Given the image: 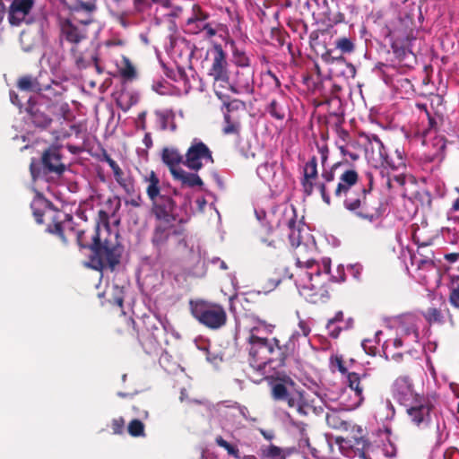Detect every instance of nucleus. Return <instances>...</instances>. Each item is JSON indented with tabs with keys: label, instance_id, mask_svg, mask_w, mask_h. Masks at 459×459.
Returning <instances> with one entry per match:
<instances>
[{
	"label": "nucleus",
	"instance_id": "nucleus-64",
	"mask_svg": "<svg viewBox=\"0 0 459 459\" xmlns=\"http://www.w3.org/2000/svg\"><path fill=\"white\" fill-rule=\"evenodd\" d=\"M444 258L449 263H455L459 260V252L458 253H448L444 255Z\"/></svg>",
	"mask_w": 459,
	"mask_h": 459
},
{
	"label": "nucleus",
	"instance_id": "nucleus-57",
	"mask_svg": "<svg viewBox=\"0 0 459 459\" xmlns=\"http://www.w3.org/2000/svg\"><path fill=\"white\" fill-rule=\"evenodd\" d=\"M226 107L228 111L237 110V109H245L246 103L239 100H233L228 103H226Z\"/></svg>",
	"mask_w": 459,
	"mask_h": 459
},
{
	"label": "nucleus",
	"instance_id": "nucleus-25",
	"mask_svg": "<svg viewBox=\"0 0 459 459\" xmlns=\"http://www.w3.org/2000/svg\"><path fill=\"white\" fill-rule=\"evenodd\" d=\"M61 35L66 41L74 46L86 38V33L74 25L69 19L62 22Z\"/></svg>",
	"mask_w": 459,
	"mask_h": 459
},
{
	"label": "nucleus",
	"instance_id": "nucleus-2",
	"mask_svg": "<svg viewBox=\"0 0 459 459\" xmlns=\"http://www.w3.org/2000/svg\"><path fill=\"white\" fill-rule=\"evenodd\" d=\"M186 238V230L181 223H157L151 237L156 261L166 264L181 259L190 251Z\"/></svg>",
	"mask_w": 459,
	"mask_h": 459
},
{
	"label": "nucleus",
	"instance_id": "nucleus-16",
	"mask_svg": "<svg viewBox=\"0 0 459 459\" xmlns=\"http://www.w3.org/2000/svg\"><path fill=\"white\" fill-rule=\"evenodd\" d=\"M271 345L272 349L270 351L268 365L273 368L285 367L287 359L293 353V342L290 338L284 340L273 337Z\"/></svg>",
	"mask_w": 459,
	"mask_h": 459
},
{
	"label": "nucleus",
	"instance_id": "nucleus-31",
	"mask_svg": "<svg viewBox=\"0 0 459 459\" xmlns=\"http://www.w3.org/2000/svg\"><path fill=\"white\" fill-rule=\"evenodd\" d=\"M62 216L68 217L69 215L63 214L60 212H56L50 217L51 223L48 225L47 230L49 233L58 236L64 243H67V239L64 234V230L62 226Z\"/></svg>",
	"mask_w": 459,
	"mask_h": 459
},
{
	"label": "nucleus",
	"instance_id": "nucleus-12",
	"mask_svg": "<svg viewBox=\"0 0 459 459\" xmlns=\"http://www.w3.org/2000/svg\"><path fill=\"white\" fill-rule=\"evenodd\" d=\"M150 201L152 203V214L159 222L172 223L177 221L179 223L183 222V220L178 219V214H176V202L168 192H164L155 198L150 199Z\"/></svg>",
	"mask_w": 459,
	"mask_h": 459
},
{
	"label": "nucleus",
	"instance_id": "nucleus-32",
	"mask_svg": "<svg viewBox=\"0 0 459 459\" xmlns=\"http://www.w3.org/2000/svg\"><path fill=\"white\" fill-rule=\"evenodd\" d=\"M287 226L290 230L289 240L291 247L299 248L302 247L301 235L300 229L297 228V215L295 213V209H293L292 217L288 220Z\"/></svg>",
	"mask_w": 459,
	"mask_h": 459
},
{
	"label": "nucleus",
	"instance_id": "nucleus-59",
	"mask_svg": "<svg viewBox=\"0 0 459 459\" xmlns=\"http://www.w3.org/2000/svg\"><path fill=\"white\" fill-rule=\"evenodd\" d=\"M451 210L459 212V187H455V197L452 201Z\"/></svg>",
	"mask_w": 459,
	"mask_h": 459
},
{
	"label": "nucleus",
	"instance_id": "nucleus-53",
	"mask_svg": "<svg viewBox=\"0 0 459 459\" xmlns=\"http://www.w3.org/2000/svg\"><path fill=\"white\" fill-rule=\"evenodd\" d=\"M326 330L331 338L337 339L344 328L343 325H341L340 324H334L333 321H327Z\"/></svg>",
	"mask_w": 459,
	"mask_h": 459
},
{
	"label": "nucleus",
	"instance_id": "nucleus-51",
	"mask_svg": "<svg viewBox=\"0 0 459 459\" xmlns=\"http://www.w3.org/2000/svg\"><path fill=\"white\" fill-rule=\"evenodd\" d=\"M449 302L450 304L459 309V276H457V281H453L450 293H449Z\"/></svg>",
	"mask_w": 459,
	"mask_h": 459
},
{
	"label": "nucleus",
	"instance_id": "nucleus-58",
	"mask_svg": "<svg viewBox=\"0 0 459 459\" xmlns=\"http://www.w3.org/2000/svg\"><path fill=\"white\" fill-rule=\"evenodd\" d=\"M402 333H405L407 335L412 334L414 342L417 341V339H418L419 330H418V327L413 324H411L408 326H403Z\"/></svg>",
	"mask_w": 459,
	"mask_h": 459
},
{
	"label": "nucleus",
	"instance_id": "nucleus-27",
	"mask_svg": "<svg viewBox=\"0 0 459 459\" xmlns=\"http://www.w3.org/2000/svg\"><path fill=\"white\" fill-rule=\"evenodd\" d=\"M143 181L146 184V195L149 200L153 199L157 195L162 194L160 188V181L155 171H150L143 177Z\"/></svg>",
	"mask_w": 459,
	"mask_h": 459
},
{
	"label": "nucleus",
	"instance_id": "nucleus-7",
	"mask_svg": "<svg viewBox=\"0 0 459 459\" xmlns=\"http://www.w3.org/2000/svg\"><path fill=\"white\" fill-rule=\"evenodd\" d=\"M335 365L338 370L342 374L346 375L348 386L354 392L356 401L353 407L359 406L366 395L373 394L377 389V382L371 373L367 371L349 372L347 368L344 366L342 357L336 356L334 359Z\"/></svg>",
	"mask_w": 459,
	"mask_h": 459
},
{
	"label": "nucleus",
	"instance_id": "nucleus-22",
	"mask_svg": "<svg viewBox=\"0 0 459 459\" xmlns=\"http://www.w3.org/2000/svg\"><path fill=\"white\" fill-rule=\"evenodd\" d=\"M34 4V0H13L9 7V22L12 25H20L30 13Z\"/></svg>",
	"mask_w": 459,
	"mask_h": 459
},
{
	"label": "nucleus",
	"instance_id": "nucleus-26",
	"mask_svg": "<svg viewBox=\"0 0 459 459\" xmlns=\"http://www.w3.org/2000/svg\"><path fill=\"white\" fill-rule=\"evenodd\" d=\"M279 168L277 161L267 160L257 167L256 173L264 183L273 185L277 183Z\"/></svg>",
	"mask_w": 459,
	"mask_h": 459
},
{
	"label": "nucleus",
	"instance_id": "nucleus-8",
	"mask_svg": "<svg viewBox=\"0 0 459 459\" xmlns=\"http://www.w3.org/2000/svg\"><path fill=\"white\" fill-rule=\"evenodd\" d=\"M256 328H252L247 338L248 362L255 371L264 375L265 368L269 364L272 338L260 337L256 335Z\"/></svg>",
	"mask_w": 459,
	"mask_h": 459
},
{
	"label": "nucleus",
	"instance_id": "nucleus-10",
	"mask_svg": "<svg viewBox=\"0 0 459 459\" xmlns=\"http://www.w3.org/2000/svg\"><path fill=\"white\" fill-rule=\"evenodd\" d=\"M210 13L204 11L200 5L194 4L192 8V14L186 20V30L192 35H197L202 32L204 33L205 39H212L217 34L218 23L212 22Z\"/></svg>",
	"mask_w": 459,
	"mask_h": 459
},
{
	"label": "nucleus",
	"instance_id": "nucleus-45",
	"mask_svg": "<svg viewBox=\"0 0 459 459\" xmlns=\"http://www.w3.org/2000/svg\"><path fill=\"white\" fill-rule=\"evenodd\" d=\"M370 141H374L378 149L379 156L382 159L383 162H385L386 165L394 168L396 166L395 162L390 158L389 154L387 153L383 143L377 135H372V138Z\"/></svg>",
	"mask_w": 459,
	"mask_h": 459
},
{
	"label": "nucleus",
	"instance_id": "nucleus-30",
	"mask_svg": "<svg viewBox=\"0 0 459 459\" xmlns=\"http://www.w3.org/2000/svg\"><path fill=\"white\" fill-rule=\"evenodd\" d=\"M95 234H100L99 225L94 227L91 230H78L76 233V240L79 247L81 248H88L91 251Z\"/></svg>",
	"mask_w": 459,
	"mask_h": 459
},
{
	"label": "nucleus",
	"instance_id": "nucleus-40",
	"mask_svg": "<svg viewBox=\"0 0 459 459\" xmlns=\"http://www.w3.org/2000/svg\"><path fill=\"white\" fill-rule=\"evenodd\" d=\"M325 420L328 427L333 429H347V422L342 420L335 411H331L325 415Z\"/></svg>",
	"mask_w": 459,
	"mask_h": 459
},
{
	"label": "nucleus",
	"instance_id": "nucleus-20",
	"mask_svg": "<svg viewBox=\"0 0 459 459\" xmlns=\"http://www.w3.org/2000/svg\"><path fill=\"white\" fill-rule=\"evenodd\" d=\"M28 119L39 129H47L53 119L43 109L42 105L38 103L33 98H30L25 108Z\"/></svg>",
	"mask_w": 459,
	"mask_h": 459
},
{
	"label": "nucleus",
	"instance_id": "nucleus-47",
	"mask_svg": "<svg viewBox=\"0 0 459 459\" xmlns=\"http://www.w3.org/2000/svg\"><path fill=\"white\" fill-rule=\"evenodd\" d=\"M326 10L324 12L325 18L331 23L337 24L344 21V14L339 11L333 13L328 6L327 0H324Z\"/></svg>",
	"mask_w": 459,
	"mask_h": 459
},
{
	"label": "nucleus",
	"instance_id": "nucleus-50",
	"mask_svg": "<svg viewBox=\"0 0 459 459\" xmlns=\"http://www.w3.org/2000/svg\"><path fill=\"white\" fill-rule=\"evenodd\" d=\"M225 126H223V133L225 134H238L240 125L238 122L231 121L230 116L226 114L224 116Z\"/></svg>",
	"mask_w": 459,
	"mask_h": 459
},
{
	"label": "nucleus",
	"instance_id": "nucleus-6",
	"mask_svg": "<svg viewBox=\"0 0 459 459\" xmlns=\"http://www.w3.org/2000/svg\"><path fill=\"white\" fill-rule=\"evenodd\" d=\"M189 308L193 317L208 329L218 330L227 324L226 310L219 303L204 299L190 300Z\"/></svg>",
	"mask_w": 459,
	"mask_h": 459
},
{
	"label": "nucleus",
	"instance_id": "nucleus-43",
	"mask_svg": "<svg viewBox=\"0 0 459 459\" xmlns=\"http://www.w3.org/2000/svg\"><path fill=\"white\" fill-rule=\"evenodd\" d=\"M261 455L267 459H285V455L281 448L274 445L261 448Z\"/></svg>",
	"mask_w": 459,
	"mask_h": 459
},
{
	"label": "nucleus",
	"instance_id": "nucleus-49",
	"mask_svg": "<svg viewBox=\"0 0 459 459\" xmlns=\"http://www.w3.org/2000/svg\"><path fill=\"white\" fill-rule=\"evenodd\" d=\"M127 430L132 437H143L144 424L140 420H133L129 422Z\"/></svg>",
	"mask_w": 459,
	"mask_h": 459
},
{
	"label": "nucleus",
	"instance_id": "nucleus-41",
	"mask_svg": "<svg viewBox=\"0 0 459 459\" xmlns=\"http://www.w3.org/2000/svg\"><path fill=\"white\" fill-rule=\"evenodd\" d=\"M267 112L275 119L282 120L285 117L283 106L275 99H273L266 108Z\"/></svg>",
	"mask_w": 459,
	"mask_h": 459
},
{
	"label": "nucleus",
	"instance_id": "nucleus-15",
	"mask_svg": "<svg viewBox=\"0 0 459 459\" xmlns=\"http://www.w3.org/2000/svg\"><path fill=\"white\" fill-rule=\"evenodd\" d=\"M406 411L411 421L418 427H427L430 421V412L434 406L429 398L420 396L411 402Z\"/></svg>",
	"mask_w": 459,
	"mask_h": 459
},
{
	"label": "nucleus",
	"instance_id": "nucleus-56",
	"mask_svg": "<svg viewBox=\"0 0 459 459\" xmlns=\"http://www.w3.org/2000/svg\"><path fill=\"white\" fill-rule=\"evenodd\" d=\"M316 147H317V151L320 154L321 165L324 169H325V163L327 162L328 156H329L328 146L326 144H323V145L316 144Z\"/></svg>",
	"mask_w": 459,
	"mask_h": 459
},
{
	"label": "nucleus",
	"instance_id": "nucleus-29",
	"mask_svg": "<svg viewBox=\"0 0 459 459\" xmlns=\"http://www.w3.org/2000/svg\"><path fill=\"white\" fill-rule=\"evenodd\" d=\"M175 180L181 182L182 186L189 187L202 186L204 182L202 178L195 173H189L180 169L172 175Z\"/></svg>",
	"mask_w": 459,
	"mask_h": 459
},
{
	"label": "nucleus",
	"instance_id": "nucleus-39",
	"mask_svg": "<svg viewBox=\"0 0 459 459\" xmlns=\"http://www.w3.org/2000/svg\"><path fill=\"white\" fill-rule=\"evenodd\" d=\"M215 443L218 446L225 449L229 455L234 457L235 459H241L240 452L238 446L229 443L221 436H217L215 437Z\"/></svg>",
	"mask_w": 459,
	"mask_h": 459
},
{
	"label": "nucleus",
	"instance_id": "nucleus-34",
	"mask_svg": "<svg viewBox=\"0 0 459 459\" xmlns=\"http://www.w3.org/2000/svg\"><path fill=\"white\" fill-rule=\"evenodd\" d=\"M113 174L117 183L125 190L127 195L134 194V181L131 177H125L124 172L120 168L116 169Z\"/></svg>",
	"mask_w": 459,
	"mask_h": 459
},
{
	"label": "nucleus",
	"instance_id": "nucleus-14",
	"mask_svg": "<svg viewBox=\"0 0 459 459\" xmlns=\"http://www.w3.org/2000/svg\"><path fill=\"white\" fill-rule=\"evenodd\" d=\"M212 54V57L207 75L211 77L214 82L229 83L230 65L227 59V54L223 50L221 45L214 44Z\"/></svg>",
	"mask_w": 459,
	"mask_h": 459
},
{
	"label": "nucleus",
	"instance_id": "nucleus-63",
	"mask_svg": "<svg viewBox=\"0 0 459 459\" xmlns=\"http://www.w3.org/2000/svg\"><path fill=\"white\" fill-rule=\"evenodd\" d=\"M339 150L343 156H349L351 160H356L359 158L358 154H354L349 152L346 146H339Z\"/></svg>",
	"mask_w": 459,
	"mask_h": 459
},
{
	"label": "nucleus",
	"instance_id": "nucleus-11",
	"mask_svg": "<svg viewBox=\"0 0 459 459\" xmlns=\"http://www.w3.org/2000/svg\"><path fill=\"white\" fill-rule=\"evenodd\" d=\"M296 266L295 273L290 274V278H294L299 292L314 281L315 277H320L324 273L316 259H303L300 252L296 254Z\"/></svg>",
	"mask_w": 459,
	"mask_h": 459
},
{
	"label": "nucleus",
	"instance_id": "nucleus-60",
	"mask_svg": "<svg viewBox=\"0 0 459 459\" xmlns=\"http://www.w3.org/2000/svg\"><path fill=\"white\" fill-rule=\"evenodd\" d=\"M91 63L94 64V66H95V69H96L97 73L100 74H102L103 73V69L99 65V57H98L97 53H95V52L91 53Z\"/></svg>",
	"mask_w": 459,
	"mask_h": 459
},
{
	"label": "nucleus",
	"instance_id": "nucleus-1",
	"mask_svg": "<svg viewBox=\"0 0 459 459\" xmlns=\"http://www.w3.org/2000/svg\"><path fill=\"white\" fill-rule=\"evenodd\" d=\"M336 175L338 183L334 187L333 195L342 202L343 207L360 220L371 223L380 220L384 213L381 204L379 202L373 204L368 197L373 186L372 176L369 175L368 186H358L359 178L358 172L342 162H336L329 169H323L321 174L323 181L316 183L318 178L317 158L312 156L304 166L303 177L300 180L304 195L310 196L316 187L322 200L330 205L331 195L328 185L335 180Z\"/></svg>",
	"mask_w": 459,
	"mask_h": 459
},
{
	"label": "nucleus",
	"instance_id": "nucleus-17",
	"mask_svg": "<svg viewBox=\"0 0 459 459\" xmlns=\"http://www.w3.org/2000/svg\"><path fill=\"white\" fill-rule=\"evenodd\" d=\"M392 394L404 406H409L416 397H420L414 392L412 381L408 376H400L394 381Z\"/></svg>",
	"mask_w": 459,
	"mask_h": 459
},
{
	"label": "nucleus",
	"instance_id": "nucleus-4",
	"mask_svg": "<svg viewBox=\"0 0 459 459\" xmlns=\"http://www.w3.org/2000/svg\"><path fill=\"white\" fill-rule=\"evenodd\" d=\"M138 333V339L144 351L151 354L160 347V338L166 333L163 322L155 314H144L136 321L131 320Z\"/></svg>",
	"mask_w": 459,
	"mask_h": 459
},
{
	"label": "nucleus",
	"instance_id": "nucleus-24",
	"mask_svg": "<svg viewBox=\"0 0 459 459\" xmlns=\"http://www.w3.org/2000/svg\"><path fill=\"white\" fill-rule=\"evenodd\" d=\"M161 160L168 167L171 176L177 172L180 164H184V155L176 147H164L161 151Z\"/></svg>",
	"mask_w": 459,
	"mask_h": 459
},
{
	"label": "nucleus",
	"instance_id": "nucleus-55",
	"mask_svg": "<svg viewBox=\"0 0 459 459\" xmlns=\"http://www.w3.org/2000/svg\"><path fill=\"white\" fill-rule=\"evenodd\" d=\"M125 428V420L122 417L114 419L111 422V429L114 434H122Z\"/></svg>",
	"mask_w": 459,
	"mask_h": 459
},
{
	"label": "nucleus",
	"instance_id": "nucleus-62",
	"mask_svg": "<svg viewBox=\"0 0 459 459\" xmlns=\"http://www.w3.org/2000/svg\"><path fill=\"white\" fill-rule=\"evenodd\" d=\"M328 321H333L334 324H343L344 322V315L342 311H338L335 313L333 317L328 319Z\"/></svg>",
	"mask_w": 459,
	"mask_h": 459
},
{
	"label": "nucleus",
	"instance_id": "nucleus-38",
	"mask_svg": "<svg viewBox=\"0 0 459 459\" xmlns=\"http://www.w3.org/2000/svg\"><path fill=\"white\" fill-rule=\"evenodd\" d=\"M120 75L126 81H132L136 78L137 73L131 63L130 59L126 56H123L122 66L119 68Z\"/></svg>",
	"mask_w": 459,
	"mask_h": 459
},
{
	"label": "nucleus",
	"instance_id": "nucleus-37",
	"mask_svg": "<svg viewBox=\"0 0 459 459\" xmlns=\"http://www.w3.org/2000/svg\"><path fill=\"white\" fill-rule=\"evenodd\" d=\"M411 38L407 36L405 40L401 39L399 38L394 39L391 43V48L399 59H403L407 54V48L410 45Z\"/></svg>",
	"mask_w": 459,
	"mask_h": 459
},
{
	"label": "nucleus",
	"instance_id": "nucleus-36",
	"mask_svg": "<svg viewBox=\"0 0 459 459\" xmlns=\"http://www.w3.org/2000/svg\"><path fill=\"white\" fill-rule=\"evenodd\" d=\"M71 54L77 69H86L91 65V53L86 56L82 52L79 51L76 46H74L71 48Z\"/></svg>",
	"mask_w": 459,
	"mask_h": 459
},
{
	"label": "nucleus",
	"instance_id": "nucleus-19",
	"mask_svg": "<svg viewBox=\"0 0 459 459\" xmlns=\"http://www.w3.org/2000/svg\"><path fill=\"white\" fill-rule=\"evenodd\" d=\"M411 264L417 270L430 271L436 267L434 252L429 244L421 243L418 246L417 251L411 255Z\"/></svg>",
	"mask_w": 459,
	"mask_h": 459
},
{
	"label": "nucleus",
	"instance_id": "nucleus-33",
	"mask_svg": "<svg viewBox=\"0 0 459 459\" xmlns=\"http://www.w3.org/2000/svg\"><path fill=\"white\" fill-rule=\"evenodd\" d=\"M230 44L232 48V60L233 63L239 67V69L252 68L250 65V58L245 51L237 48L234 40H230Z\"/></svg>",
	"mask_w": 459,
	"mask_h": 459
},
{
	"label": "nucleus",
	"instance_id": "nucleus-9",
	"mask_svg": "<svg viewBox=\"0 0 459 459\" xmlns=\"http://www.w3.org/2000/svg\"><path fill=\"white\" fill-rule=\"evenodd\" d=\"M331 270V261L329 258L323 260V274L320 277H315V281L309 283L300 294L305 299L314 305H321L329 301L331 295L329 288L327 286V281L329 280L328 274Z\"/></svg>",
	"mask_w": 459,
	"mask_h": 459
},
{
	"label": "nucleus",
	"instance_id": "nucleus-13",
	"mask_svg": "<svg viewBox=\"0 0 459 459\" xmlns=\"http://www.w3.org/2000/svg\"><path fill=\"white\" fill-rule=\"evenodd\" d=\"M204 163H213L212 152L201 140L195 138L185 154L184 165L189 169L198 171Z\"/></svg>",
	"mask_w": 459,
	"mask_h": 459
},
{
	"label": "nucleus",
	"instance_id": "nucleus-18",
	"mask_svg": "<svg viewBox=\"0 0 459 459\" xmlns=\"http://www.w3.org/2000/svg\"><path fill=\"white\" fill-rule=\"evenodd\" d=\"M48 73L46 70H40L37 76L25 74L17 80V88L23 91H32L42 94L44 90H48L47 79Z\"/></svg>",
	"mask_w": 459,
	"mask_h": 459
},
{
	"label": "nucleus",
	"instance_id": "nucleus-46",
	"mask_svg": "<svg viewBox=\"0 0 459 459\" xmlns=\"http://www.w3.org/2000/svg\"><path fill=\"white\" fill-rule=\"evenodd\" d=\"M321 58L326 64L342 63L345 60L342 54L337 49H326Z\"/></svg>",
	"mask_w": 459,
	"mask_h": 459
},
{
	"label": "nucleus",
	"instance_id": "nucleus-5",
	"mask_svg": "<svg viewBox=\"0 0 459 459\" xmlns=\"http://www.w3.org/2000/svg\"><path fill=\"white\" fill-rule=\"evenodd\" d=\"M123 254V247L114 244L107 239L102 241L100 234L93 237V247L90 255L89 266L96 271H115L120 264Z\"/></svg>",
	"mask_w": 459,
	"mask_h": 459
},
{
	"label": "nucleus",
	"instance_id": "nucleus-61",
	"mask_svg": "<svg viewBox=\"0 0 459 459\" xmlns=\"http://www.w3.org/2000/svg\"><path fill=\"white\" fill-rule=\"evenodd\" d=\"M104 160L108 164L113 172L118 168H120L118 164L108 154H104Z\"/></svg>",
	"mask_w": 459,
	"mask_h": 459
},
{
	"label": "nucleus",
	"instance_id": "nucleus-42",
	"mask_svg": "<svg viewBox=\"0 0 459 459\" xmlns=\"http://www.w3.org/2000/svg\"><path fill=\"white\" fill-rule=\"evenodd\" d=\"M47 205V201L43 199H35L30 204V208L32 210L33 216L37 221V223H43V216L45 214L43 211V207Z\"/></svg>",
	"mask_w": 459,
	"mask_h": 459
},
{
	"label": "nucleus",
	"instance_id": "nucleus-44",
	"mask_svg": "<svg viewBox=\"0 0 459 459\" xmlns=\"http://www.w3.org/2000/svg\"><path fill=\"white\" fill-rule=\"evenodd\" d=\"M335 48L339 50L342 55L343 54H351L355 49L354 42L346 37H342L336 39Z\"/></svg>",
	"mask_w": 459,
	"mask_h": 459
},
{
	"label": "nucleus",
	"instance_id": "nucleus-54",
	"mask_svg": "<svg viewBox=\"0 0 459 459\" xmlns=\"http://www.w3.org/2000/svg\"><path fill=\"white\" fill-rule=\"evenodd\" d=\"M59 112H60V115L62 116L63 119L65 121L70 122L74 118V116L73 115V113L70 109L69 104L67 102H63L59 106Z\"/></svg>",
	"mask_w": 459,
	"mask_h": 459
},
{
	"label": "nucleus",
	"instance_id": "nucleus-28",
	"mask_svg": "<svg viewBox=\"0 0 459 459\" xmlns=\"http://www.w3.org/2000/svg\"><path fill=\"white\" fill-rule=\"evenodd\" d=\"M47 82V84L49 86L48 90H44L41 95L49 101H57L66 91V88L61 82L51 79L49 76Z\"/></svg>",
	"mask_w": 459,
	"mask_h": 459
},
{
	"label": "nucleus",
	"instance_id": "nucleus-23",
	"mask_svg": "<svg viewBox=\"0 0 459 459\" xmlns=\"http://www.w3.org/2000/svg\"><path fill=\"white\" fill-rule=\"evenodd\" d=\"M61 158L62 156L59 150L56 148H48L42 154V165L48 172L60 176L65 170V166L62 163Z\"/></svg>",
	"mask_w": 459,
	"mask_h": 459
},
{
	"label": "nucleus",
	"instance_id": "nucleus-35",
	"mask_svg": "<svg viewBox=\"0 0 459 459\" xmlns=\"http://www.w3.org/2000/svg\"><path fill=\"white\" fill-rule=\"evenodd\" d=\"M446 139L444 136H436L433 139V145L437 148L432 154L430 160L442 162L446 157Z\"/></svg>",
	"mask_w": 459,
	"mask_h": 459
},
{
	"label": "nucleus",
	"instance_id": "nucleus-48",
	"mask_svg": "<svg viewBox=\"0 0 459 459\" xmlns=\"http://www.w3.org/2000/svg\"><path fill=\"white\" fill-rule=\"evenodd\" d=\"M385 434L386 436L385 437H386V443H384V445H383V452H384L385 456H387V457H394V456L396 455L397 449H396L395 445L394 444V442L390 438L391 429H388V428H385Z\"/></svg>",
	"mask_w": 459,
	"mask_h": 459
},
{
	"label": "nucleus",
	"instance_id": "nucleus-52",
	"mask_svg": "<svg viewBox=\"0 0 459 459\" xmlns=\"http://www.w3.org/2000/svg\"><path fill=\"white\" fill-rule=\"evenodd\" d=\"M423 316L429 323H439L442 321L441 311L436 307H429L423 312Z\"/></svg>",
	"mask_w": 459,
	"mask_h": 459
},
{
	"label": "nucleus",
	"instance_id": "nucleus-21",
	"mask_svg": "<svg viewBox=\"0 0 459 459\" xmlns=\"http://www.w3.org/2000/svg\"><path fill=\"white\" fill-rule=\"evenodd\" d=\"M254 75L253 68L238 69L235 74L233 83L230 89L235 93H253L254 91Z\"/></svg>",
	"mask_w": 459,
	"mask_h": 459
},
{
	"label": "nucleus",
	"instance_id": "nucleus-3",
	"mask_svg": "<svg viewBox=\"0 0 459 459\" xmlns=\"http://www.w3.org/2000/svg\"><path fill=\"white\" fill-rule=\"evenodd\" d=\"M271 397L276 402H284L300 416H307L310 406L303 400L301 393L293 392L295 382L286 375L269 378Z\"/></svg>",
	"mask_w": 459,
	"mask_h": 459
}]
</instances>
